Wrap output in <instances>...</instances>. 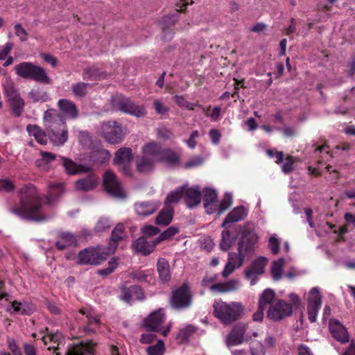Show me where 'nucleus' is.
<instances>
[{"label": "nucleus", "mask_w": 355, "mask_h": 355, "mask_svg": "<svg viewBox=\"0 0 355 355\" xmlns=\"http://www.w3.org/2000/svg\"><path fill=\"white\" fill-rule=\"evenodd\" d=\"M247 328L248 324L245 323L240 322L235 324L226 336V346L230 348L241 345L245 341L244 335Z\"/></svg>", "instance_id": "dca6fc26"}, {"label": "nucleus", "mask_w": 355, "mask_h": 355, "mask_svg": "<svg viewBox=\"0 0 355 355\" xmlns=\"http://www.w3.org/2000/svg\"><path fill=\"white\" fill-rule=\"evenodd\" d=\"M58 107L64 119H76L79 114L78 109L76 105L69 99L62 98L58 102Z\"/></svg>", "instance_id": "412c9836"}, {"label": "nucleus", "mask_w": 355, "mask_h": 355, "mask_svg": "<svg viewBox=\"0 0 355 355\" xmlns=\"http://www.w3.org/2000/svg\"><path fill=\"white\" fill-rule=\"evenodd\" d=\"M119 298L121 300L130 303L132 301V295L130 289V286L125 287L123 286L121 288V294L119 295Z\"/></svg>", "instance_id": "052dcab7"}, {"label": "nucleus", "mask_w": 355, "mask_h": 355, "mask_svg": "<svg viewBox=\"0 0 355 355\" xmlns=\"http://www.w3.org/2000/svg\"><path fill=\"white\" fill-rule=\"evenodd\" d=\"M192 300L191 288L187 283H184L172 291L170 304L173 309L182 311L191 306Z\"/></svg>", "instance_id": "1a4fd4ad"}, {"label": "nucleus", "mask_w": 355, "mask_h": 355, "mask_svg": "<svg viewBox=\"0 0 355 355\" xmlns=\"http://www.w3.org/2000/svg\"><path fill=\"white\" fill-rule=\"evenodd\" d=\"M248 207L239 205L228 213L223 222H240L245 219L248 214Z\"/></svg>", "instance_id": "cd10ccee"}, {"label": "nucleus", "mask_w": 355, "mask_h": 355, "mask_svg": "<svg viewBox=\"0 0 355 355\" xmlns=\"http://www.w3.org/2000/svg\"><path fill=\"white\" fill-rule=\"evenodd\" d=\"M79 140L82 145L89 146L91 145V136L87 131H80Z\"/></svg>", "instance_id": "774afa93"}, {"label": "nucleus", "mask_w": 355, "mask_h": 355, "mask_svg": "<svg viewBox=\"0 0 355 355\" xmlns=\"http://www.w3.org/2000/svg\"><path fill=\"white\" fill-rule=\"evenodd\" d=\"M110 157L111 153L108 150L97 148L89 153V161L94 165H103L110 159Z\"/></svg>", "instance_id": "bb28decb"}, {"label": "nucleus", "mask_w": 355, "mask_h": 355, "mask_svg": "<svg viewBox=\"0 0 355 355\" xmlns=\"http://www.w3.org/2000/svg\"><path fill=\"white\" fill-rule=\"evenodd\" d=\"M238 285V280L231 279L228 282L213 284L210 286V290L218 293H227L236 290Z\"/></svg>", "instance_id": "72a5a7b5"}, {"label": "nucleus", "mask_w": 355, "mask_h": 355, "mask_svg": "<svg viewBox=\"0 0 355 355\" xmlns=\"http://www.w3.org/2000/svg\"><path fill=\"white\" fill-rule=\"evenodd\" d=\"M13 46V43L8 42L3 46L0 47V60H3L8 56V54L10 53Z\"/></svg>", "instance_id": "0e129e2a"}, {"label": "nucleus", "mask_w": 355, "mask_h": 355, "mask_svg": "<svg viewBox=\"0 0 355 355\" xmlns=\"http://www.w3.org/2000/svg\"><path fill=\"white\" fill-rule=\"evenodd\" d=\"M10 108L12 110L13 114L16 117H19L21 115V113L24 111L25 103L24 99L21 97V96H18L16 98L11 99L8 101Z\"/></svg>", "instance_id": "4c0bfd02"}, {"label": "nucleus", "mask_w": 355, "mask_h": 355, "mask_svg": "<svg viewBox=\"0 0 355 355\" xmlns=\"http://www.w3.org/2000/svg\"><path fill=\"white\" fill-rule=\"evenodd\" d=\"M179 232V228L177 226H171L161 233L157 238V243L170 239L174 235Z\"/></svg>", "instance_id": "8fccbe9b"}, {"label": "nucleus", "mask_w": 355, "mask_h": 355, "mask_svg": "<svg viewBox=\"0 0 355 355\" xmlns=\"http://www.w3.org/2000/svg\"><path fill=\"white\" fill-rule=\"evenodd\" d=\"M97 178L92 173L84 178L77 180L75 183L76 189L78 191L93 190L97 184Z\"/></svg>", "instance_id": "c756f323"}, {"label": "nucleus", "mask_w": 355, "mask_h": 355, "mask_svg": "<svg viewBox=\"0 0 355 355\" xmlns=\"http://www.w3.org/2000/svg\"><path fill=\"white\" fill-rule=\"evenodd\" d=\"M166 316L163 309L151 313L144 320V325L148 331H159L160 326L164 322Z\"/></svg>", "instance_id": "6ab92c4d"}, {"label": "nucleus", "mask_w": 355, "mask_h": 355, "mask_svg": "<svg viewBox=\"0 0 355 355\" xmlns=\"http://www.w3.org/2000/svg\"><path fill=\"white\" fill-rule=\"evenodd\" d=\"M157 244L156 239H148V238L141 236L132 242L131 248L135 253L147 256L154 251Z\"/></svg>", "instance_id": "a211bd4d"}, {"label": "nucleus", "mask_w": 355, "mask_h": 355, "mask_svg": "<svg viewBox=\"0 0 355 355\" xmlns=\"http://www.w3.org/2000/svg\"><path fill=\"white\" fill-rule=\"evenodd\" d=\"M103 178V186L107 193L119 199L125 198V193L121 188V183L113 171H106Z\"/></svg>", "instance_id": "9d476101"}, {"label": "nucleus", "mask_w": 355, "mask_h": 355, "mask_svg": "<svg viewBox=\"0 0 355 355\" xmlns=\"http://www.w3.org/2000/svg\"><path fill=\"white\" fill-rule=\"evenodd\" d=\"M26 130L30 135L35 137L39 144H46V135L38 125L28 124L26 126Z\"/></svg>", "instance_id": "c9c22d12"}, {"label": "nucleus", "mask_w": 355, "mask_h": 355, "mask_svg": "<svg viewBox=\"0 0 355 355\" xmlns=\"http://www.w3.org/2000/svg\"><path fill=\"white\" fill-rule=\"evenodd\" d=\"M293 312V307L290 303L284 300H279L276 303L269 306L267 318L274 322H277L291 316Z\"/></svg>", "instance_id": "ddd939ff"}, {"label": "nucleus", "mask_w": 355, "mask_h": 355, "mask_svg": "<svg viewBox=\"0 0 355 355\" xmlns=\"http://www.w3.org/2000/svg\"><path fill=\"white\" fill-rule=\"evenodd\" d=\"M157 271L159 279L162 283L166 284L171 279V272L168 261L164 258H159L157 263Z\"/></svg>", "instance_id": "c85d7f7f"}, {"label": "nucleus", "mask_w": 355, "mask_h": 355, "mask_svg": "<svg viewBox=\"0 0 355 355\" xmlns=\"http://www.w3.org/2000/svg\"><path fill=\"white\" fill-rule=\"evenodd\" d=\"M284 263L285 259L283 257H281L272 263L270 271L273 280L278 281L282 277Z\"/></svg>", "instance_id": "79ce46f5"}, {"label": "nucleus", "mask_w": 355, "mask_h": 355, "mask_svg": "<svg viewBox=\"0 0 355 355\" xmlns=\"http://www.w3.org/2000/svg\"><path fill=\"white\" fill-rule=\"evenodd\" d=\"M214 243L210 237L203 238L200 240V246L207 252H210L214 248Z\"/></svg>", "instance_id": "69168bd1"}, {"label": "nucleus", "mask_w": 355, "mask_h": 355, "mask_svg": "<svg viewBox=\"0 0 355 355\" xmlns=\"http://www.w3.org/2000/svg\"><path fill=\"white\" fill-rule=\"evenodd\" d=\"M205 162V159L201 156H195L191 157L184 164V168L190 169L193 168L198 167L202 165Z\"/></svg>", "instance_id": "6e6d98bb"}, {"label": "nucleus", "mask_w": 355, "mask_h": 355, "mask_svg": "<svg viewBox=\"0 0 355 355\" xmlns=\"http://www.w3.org/2000/svg\"><path fill=\"white\" fill-rule=\"evenodd\" d=\"M174 216V209L171 206L166 205L159 212L154 222H172Z\"/></svg>", "instance_id": "37998d69"}, {"label": "nucleus", "mask_w": 355, "mask_h": 355, "mask_svg": "<svg viewBox=\"0 0 355 355\" xmlns=\"http://www.w3.org/2000/svg\"><path fill=\"white\" fill-rule=\"evenodd\" d=\"M46 132L50 141L55 146H62L68 139L65 119L55 110H48L44 114Z\"/></svg>", "instance_id": "f03ea898"}, {"label": "nucleus", "mask_w": 355, "mask_h": 355, "mask_svg": "<svg viewBox=\"0 0 355 355\" xmlns=\"http://www.w3.org/2000/svg\"><path fill=\"white\" fill-rule=\"evenodd\" d=\"M268 259L260 256L255 259L245 270V277L248 280H250V285L253 286L258 282V276L265 272L266 266L268 263Z\"/></svg>", "instance_id": "2eb2a0df"}, {"label": "nucleus", "mask_w": 355, "mask_h": 355, "mask_svg": "<svg viewBox=\"0 0 355 355\" xmlns=\"http://www.w3.org/2000/svg\"><path fill=\"white\" fill-rule=\"evenodd\" d=\"M34 184L28 183L19 190V203L11 212L21 220L39 222L51 219Z\"/></svg>", "instance_id": "f257e3e1"}, {"label": "nucleus", "mask_w": 355, "mask_h": 355, "mask_svg": "<svg viewBox=\"0 0 355 355\" xmlns=\"http://www.w3.org/2000/svg\"><path fill=\"white\" fill-rule=\"evenodd\" d=\"M329 331L332 337L336 340L342 343H346L349 341V336L347 329L338 320H330Z\"/></svg>", "instance_id": "4be33fe9"}, {"label": "nucleus", "mask_w": 355, "mask_h": 355, "mask_svg": "<svg viewBox=\"0 0 355 355\" xmlns=\"http://www.w3.org/2000/svg\"><path fill=\"white\" fill-rule=\"evenodd\" d=\"M251 355H266L263 345L259 341H252L250 345Z\"/></svg>", "instance_id": "5fc2aeb1"}, {"label": "nucleus", "mask_w": 355, "mask_h": 355, "mask_svg": "<svg viewBox=\"0 0 355 355\" xmlns=\"http://www.w3.org/2000/svg\"><path fill=\"white\" fill-rule=\"evenodd\" d=\"M101 130L103 137L110 144H118L123 140V133L121 125L116 121L103 122Z\"/></svg>", "instance_id": "f8f14e48"}, {"label": "nucleus", "mask_w": 355, "mask_h": 355, "mask_svg": "<svg viewBox=\"0 0 355 355\" xmlns=\"http://www.w3.org/2000/svg\"><path fill=\"white\" fill-rule=\"evenodd\" d=\"M184 196L185 197L186 205L189 209L195 207L201 202L202 196L198 185L193 186L191 188H187V185H185Z\"/></svg>", "instance_id": "393cba45"}, {"label": "nucleus", "mask_w": 355, "mask_h": 355, "mask_svg": "<svg viewBox=\"0 0 355 355\" xmlns=\"http://www.w3.org/2000/svg\"><path fill=\"white\" fill-rule=\"evenodd\" d=\"M35 311V306L33 304L28 302L13 301L10 306L7 307V311L11 314H21L31 315Z\"/></svg>", "instance_id": "5701e85b"}, {"label": "nucleus", "mask_w": 355, "mask_h": 355, "mask_svg": "<svg viewBox=\"0 0 355 355\" xmlns=\"http://www.w3.org/2000/svg\"><path fill=\"white\" fill-rule=\"evenodd\" d=\"M154 160L147 156L142 157L137 162V169L140 173H148L153 170Z\"/></svg>", "instance_id": "ea45409f"}, {"label": "nucleus", "mask_w": 355, "mask_h": 355, "mask_svg": "<svg viewBox=\"0 0 355 355\" xmlns=\"http://www.w3.org/2000/svg\"><path fill=\"white\" fill-rule=\"evenodd\" d=\"M257 240L258 236L254 231L243 229L238 243V253L230 252L228 262H232V264L235 265L236 268L241 267L245 258L253 253Z\"/></svg>", "instance_id": "39448f33"}, {"label": "nucleus", "mask_w": 355, "mask_h": 355, "mask_svg": "<svg viewBox=\"0 0 355 355\" xmlns=\"http://www.w3.org/2000/svg\"><path fill=\"white\" fill-rule=\"evenodd\" d=\"M118 260L119 258L116 257H112L108 262V266L105 268L98 270L97 274L103 277H106L112 274L118 267Z\"/></svg>", "instance_id": "a18cd8bd"}, {"label": "nucleus", "mask_w": 355, "mask_h": 355, "mask_svg": "<svg viewBox=\"0 0 355 355\" xmlns=\"http://www.w3.org/2000/svg\"><path fill=\"white\" fill-rule=\"evenodd\" d=\"M16 73L21 78L42 84H51V80L46 69L31 62H23L15 67Z\"/></svg>", "instance_id": "423d86ee"}, {"label": "nucleus", "mask_w": 355, "mask_h": 355, "mask_svg": "<svg viewBox=\"0 0 355 355\" xmlns=\"http://www.w3.org/2000/svg\"><path fill=\"white\" fill-rule=\"evenodd\" d=\"M110 254L103 245L81 250L77 255L76 263L80 266H98L107 259Z\"/></svg>", "instance_id": "0eeeda50"}, {"label": "nucleus", "mask_w": 355, "mask_h": 355, "mask_svg": "<svg viewBox=\"0 0 355 355\" xmlns=\"http://www.w3.org/2000/svg\"><path fill=\"white\" fill-rule=\"evenodd\" d=\"M130 289L132 292V296H135L136 300H144L145 299V295L141 287L139 285H132L130 286Z\"/></svg>", "instance_id": "e2e57ef3"}, {"label": "nucleus", "mask_w": 355, "mask_h": 355, "mask_svg": "<svg viewBox=\"0 0 355 355\" xmlns=\"http://www.w3.org/2000/svg\"><path fill=\"white\" fill-rule=\"evenodd\" d=\"M157 161L169 166H175L179 164L180 158L173 150L169 148H163Z\"/></svg>", "instance_id": "2f4dec72"}, {"label": "nucleus", "mask_w": 355, "mask_h": 355, "mask_svg": "<svg viewBox=\"0 0 355 355\" xmlns=\"http://www.w3.org/2000/svg\"><path fill=\"white\" fill-rule=\"evenodd\" d=\"M160 230L158 227L147 225L141 228L142 236H145L150 239L149 238L155 236L159 233Z\"/></svg>", "instance_id": "4d7b16f0"}, {"label": "nucleus", "mask_w": 355, "mask_h": 355, "mask_svg": "<svg viewBox=\"0 0 355 355\" xmlns=\"http://www.w3.org/2000/svg\"><path fill=\"white\" fill-rule=\"evenodd\" d=\"M162 150L163 148L161 146L155 142L147 144L143 147L144 154L146 156L156 160L158 159Z\"/></svg>", "instance_id": "e433bc0d"}, {"label": "nucleus", "mask_w": 355, "mask_h": 355, "mask_svg": "<svg viewBox=\"0 0 355 355\" xmlns=\"http://www.w3.org/2000/svg\"><path fill=\"white\" fill-rule=\"evenodd\" d=\"M95 344L91 341L81 343L79 345H71L65 353V355H94Z\"/></svg>", "instance_id": "a878e982"}, {"label": "nucleus", "mask_w": 355, "mask_h": 355, "mask_svg": "<svg viewBox=\"0 0 355 355\" xmlns=\"http://www.w3.org/2000/svg\"><path fill=\"white\" fill-rule=\"evenodd\" d=\"M198 328L193 324H187L184 328L180 330L177 334L176 339L180 344L187 343L191 336L194 334Z\"/></svg>", "instance_id": "f704fd0d"}, {"label": "nucleus", "mask_w": 355, "mask_h": 355, "mask_svg": "<svg viewBox=\"0 0 355 355\" xmlns=\"http://www.w3.org/2000/svg\"><path fill=\"white\" fill-rule=\"evenodd\" d=\"M159 207L160 202L156 200L137 202L134 204L136 214L144 218L153 214Z\"/></svg>", "instance_id": "aec40b11"}, {"label": "nucleus", "mask_w": 355, "mask_h": 355, "mask_svg": "<svg viewBox=\"0 0 355 355\" xmlns=\"http://www.w3.org/2000/svg\"><path fill=\"white\" fill-rule=\"evenodd\" d=\"M101 76L102 73L96 67H89L84 70L83 78L85 80H98Z\"/></svg>", "instance_id": "864d4df0"}, {"label": "nucleus", "mask_w": 355, "mask_h": 355, "mask_svg": "<svg viewBox=\"0 0 355 355\" xmlns=\"http://www.w3.org/2000/svg\"><path fill=\"white\" fill-rule=\"evenodd\" d=\"M203 207L208 215H215V220L227 211L233 203L232 193L226 192L221 200H218L215 189L206 187L203 190Z\"/></svg>", "instance_id": "7ed1b4c3"}, {"label": "nucleus", "mask_w": 355, "mask_h": 355, "mask_svg": "<svg viewBox=\"0 0 355 355\" xmlns=\"http://www.w3.org/2000/svg\"><path fill=\"white\" fill-rule=\"evenodd\" d=\"M178 19V14L177 12H174L173 14L162 17L161 20L159 21V24L162 28H170L175 24Z\"/></svg>", "instance_id": "603ef678"}, {"label": "nucleus", "mask_w": 355, "mask_h": 355, "mask_svg": "<svg viewBox=\"0 0 355 355\" xmlns=\"http://www.w3.org/2000/svg\"><path fill=\"white\" fill-rule=\"evenodd\" d=\"M4 91L8 101L20 95L18 89L12 82H8L4 85Z\"/></svg>", "instance_id": "3c124183"}, {"label": "nucleus", "mask_w": 355, "mask_h": 355, "mask_svg": "<svg viewBox=\"0 0 355 355\" xmlns=\"http://www.w3.org/2000/svg\"><path fill=\"white\" fill-rule=\"evenodd\" d=\"M64 191V186L61 183L50 184L48 196L46 197L45 203L50 205L60 197Z\"/></svg>", "instance_id": "473e14b6"}, {"label": "nucleus", "mask_w": 355, "mask_h": 355, "mask_svg": "<svg viewBox=\"0 0 355 355\" xmlns=\"http://www.w3.org/2000/svg\"><path fill=\"white\" fill-rule=\"evenodd\" d=\"M59 158L62 161V164L65 172L69 175L88 173L91 171L89 167L82 164H77L70 159L62 156H59Z\"/></svg>", "instance_id": "b1692460"}, {"label": "nucleus", "mask_w": 355, "mask_h": 355, "mask_svg": "<svg viewBox=\"0 0 355 355\" xmlns=\"http://www.w3.org/2000/svg\"><path fill=\"white\" fill-rule=\"evenodd\" d=\"M28 98L33 103H44L49 100L48 93L43 89H31L28 93Z\"/></svg>", "instance_id": "c03bdc74"}, {"label": "nucleus", "mask_w": 355, "mask_h": 355, "mask_svg": "<svg viewBox=\"0 0 355 355\" xmlns=\"http://www.w3.org/2000/svg\"><path fill=\"white\" fill-rule=\"evenodd\" d=\"M61 239L69 246H76L77 239L74 234L70 232H62L60 234Z\"/></svg>", "instance_id": "13d9d810"}, {"label": "nucleus", "mask_w": 355, "mask_h": 355, "mask_svg": "<svg viewBox=\"0 0 355 355\" xmlns=\"http://www.w3.org/2000/svg\"><path fill=\"white\" fill-rule=\"evenodd\" d=\"M235 237V235L231 233L229 230H224L222 232V239L220 243V248L223 251H227L231 246L232 240Z\"/></svg>", "instance_id": "de8ad7c7"}, {"label": "nucleus", "mask_w": 355, "mask_h": 355, "mask_svg": "<svg viewBox=\"0 0 355 355\" xmlns=\"http://www.w3.org/2000/svg\"><path fill=\"white\" fill-rule=\"evenodd\" d=\"M244 306L241 302L215 301L213 304V315L220 322L228 326L239 320L244 315Z\"/></svg>", "instance_id": "20e7f679"}, {"label": "nucleus", "mask_w": 355, "mask_h": 355, "mask_svg": "<svg viewBox=\"0 0 355 355\" xmlns=\"http://www.w3.org/2000/svg\"><path fill=\"white\" fill-rule=\"evenodd\" d=\"M127 238L128 234L125 230L124 223H117L112 231L107 245H104V247L108 252V254L110 255L113 254L118 248L119 243L125 240Z\"/></svg>", "instance_id": "f3484780"}, {"label": "nucleus", "mask_w": 355, "mask_h": 355, "mask_svg": "<svg viewBox=\"0 0 355 355\" xmlns=\"http://www.w3.org/2000/svg\"><path fill=\"white\" fill-rule=\"evenodd\" d=\"M40 156L41 158L35 161V165L42 171H48L49 165L58 157L55 154L46 151H41Z\"/></svg>", "instance_id": "7c9ffc66"}, {"label": "nucleus", "mask_w": 355, "mask_h": 355, "mask_svg": "<svg viewBox=\"0 0 355 355\" xmlns=\"http://www.w3.org/2000/svg\"><path fill=\"white\" fill-rule=\"evenodd\" d=\"M133 160L132 150L128 147L118 149L113 159V164L126 176L132 175L131 163Z\"/></svg>", "instance_id": "9b49d317"}, {"label": "nucleus", "mask_w": 355, "mask_h": 355, "mask_svg": "<svg viewBox=\"0 0 355 355\" xmlns=\"http://www.w3.org/2000/svg\"><path fill=\"white\" fill-rule=\"evenodd\" d=\"M153 107L157 114H166L169 112V108L164 105L159 99H155L153 101Z\"/></svg>", "instance_id": "bf43d9fd"}, {"label": "nucleus", "mask_w": 355, "mask_h": 355, "mask_svg": "<svg viewBox=\"0 0 355 355\" xmlns=\"http://www.w3.org/2000/svg\"><path fill=\"white\" fill-rule=\"evenodd\" d=\"M269 248L273 254H277L279 251V241L274 236H270L268 243Z\"/></svg>", "instance_id": "338daca9"}, {"label": "nucleus", "mask_w": 355, "mask_h": 355, "mask_svg": "<svg viewBox=\"0 0 355 355\" xmlns=\"http://www.w3.org/2000/svg\"><path fill=\"white\" fill-rule=\"evenodd\" d=\"M275 297V291L271 288L265 289L259 296V306L266 309L270 306Z\"/></svg>", "instance_id": "58836bf2"}, {"label": "nucleus", "mask_w": 355, "mask_h": 355, "mask_svg": "<svg viewBox=\"0 0 355 355\" xmlns=\"http://www.w3.org/2000/svg\"><path fill=\"white\" fill-rule=\"evenodd\" d=\"M165 351L164 343L162 340H157V344L147 347L148 355H163Z\"/></svg>", "instance_id": "09e8293b"}, {"label": "nucleus", "mask_w": 355, "mask_h": 355, "mask_svg": "<svg viewBox=\"0 0 355 355\" xmlns=\"http://www.w3.org/2000/svg\"><path fill=\"white\" fill-rule=\"evenodd\" d=\"M307 300L308 319L313 323L316 321L318 313L321 308L322 295L318 287H313L309 291Z\"/></svg>", "instance_id": "4468645a"}, {"label": "nucleus", "mask_w": 355, "mask_h": 355, "mask_svg": "<svg viewBox=\"0 0 355 355\" xmlns=\"http://www.w3.org/2000/svg\"><path fill=\"white\" fill-rule=\"evenodd\" d=\"M89 83L79 82L71 85L73 94L78 98H83L87 94V88Z\"/></svg>", "instance_id": "49530a36"}, {"label": "nucleus", "mask_w": 355, "mask_h": 355, "mask_svg": "<svg viewBox=\"0 0 355 355\" xmlns=\"http://www.w3.org/2000/svg\"><path fill=\"white\" fill-rule=\"evenodd\" d=\"M111 104L113 110L137 118L144 117L147 114L144 104H139L131 98L123 96H117L112 98Z\"/></svg>", "instance_id": "6e6552de"}, {"label": "nucleus", "mask_w": 355, "mask_h": 355, "mask_svg": "<svg viewBox=\"0 0 355 355\" xmlns=\"http://www.w3.org/2000/svg\"><path fill=\"white\" fill-rule=\"evenodd\" d=\"M185 191V185L178 187L171 191L164 200V205L178 202L183 196Z\"/></svg>", "instance_id": "a19ab883"}, {"label": "nucleus", "mask_w": 355, "mask_h": 355, "mask_svg": "<svg viewBox=\"0 0 355 355\" xmlns=\"http://www.w3.org/2000/svg\"><path fill=\"white\" fill-rule=\"evenodd\" d=\"M14 28L15 35L19 37L21 42H26L28 40V33L21 24H15Z\"/></svg>", "instance_id": "680f3d73"}]
</instances>
